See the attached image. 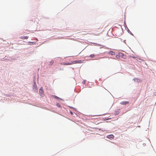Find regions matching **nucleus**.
<instances>
[{
	"label": "nucleus",
	"instance_id": "16",
	"mask_svg": "<svg viewBox=\"0 0 156 156\" xmlns=\"http://www.w3.org/2000/svg\"><path fill=\"white\" fill-rule=\"evenodd\" d=\"M139 80V81H140V80Z\"/></svg>",
	"mask_w": 156,
	"mask_h": 156
},
{
	"label": "nucleus",
	"instance_id": "4",
	"mask_svg": "<svg viewBox=\"0 0 156 156\" xmlns=\"http://www.w3.org/2000/svg\"><path fill=\"white\" fill-rule=\"evenodd\" d=\"M120 104L123 105H126L129 103V102L128 101H123L120 102Z\"/></svg>",
	"mask_w": 156,
	"mask_h": 156
},
{
	"label": "nucleus",
	"instance_id": "6",
	"mask_svg": "<svg viewBox=\"0 0 156 156\" xmlns=\"http://www.w3.org/2000/svg\"><path fill=\"white\" fill-rule=\"evenodd\" d=\"M20 39H27L28 38V37L25 36H22L20 37Z\"/></svg>",
	"mask_w": 156,
	"mask_h": 156
},
{
	"label": "nucleus",
	"instance_id": "5",
	"mask_svg": "<svg viewBox=\"0 0 156 156\" xmlns=\"http://www.w3.org/2000/svg\"><path fill=\"white\" fill-rule=\"evenodd\" d=\"M114 136L113 135L111 134V135H108L107 136V138H109V139H110V138H113V139L114 138Z\"/></svg>",
	"mask_w": 156,
	"mask_h": 156
},
{
	"label": "nucleus",
	"instance_id": "11",
	"mask_svg": "<svg viewBox=\"0 0 156 156\" xmlns=\"http://www.w3.org/2000/svg\"><path fill=\"white\" fill-rule=\"evenodd\" d=\"M94 56V54H91L90 55V57L91 58H93Z\"/></svg>",
	"mask_w": 156,
	"mask_h": 156
},
{
	"label": "nucleus",
	"instance_id": "12",
	"mask_svg": "<svg viewBox=\"0 0 156 156\" xmlns=\"http://www.w3.org/2000/svg\"><path fill=\"white\" fill-rule=\"evenodd\" d=\"M57 106L59 107H60V105L58 103L57 104Z\"/></svg>",
	"mask_w": 156,
	"mask_h": 156
},
{
	"label": "nucleus",
	"instance_id": "10",
	"mask_svg": "<svg viewBox=\"0 0 156 156\" xmlns=\"http://www.w3.org/2000/svg\"><path fill=\"white\" fill-rule=\"evenodd\" d=\"M53 97H54V98H55V99H59V98H58V97H57V96H56L54 95V96H53Z\"/></svg>",
	"mask_w": 156,
	"mask_h": 156
},
{
	"label": "nucleus",
	"instance_id": "9",
	"mask_svg": "<svg viewBox=\"0 0 156 156\" xmlns=\"http://www.w3.org/2000/svg\"><path fill=\"white\" fill-rule=\"evenodd\" d=\"M54 63V61H51L49 62V65H52Z\"/></svg>",
	"mask_w": 156,
	"mask_h": 156
},
{
	"label": "nucleus",
	"instance_id": "8",
	"mask_svg": "<svg viewBox=\"0 0 156 156\" xmlns=\"http://www.w3.org/2000/svg\"><path fill=\"white\" fill-rule=\"evenodd\" d=\"M109 53L111 55H115V53L113 51H110L109 52Z\"/></svg>",
	"mask_w": 156,
	"mask_h": 156
},
{
	"label": "nucleus",
	"instance_id": "7",
	"mask_svg": "<svg viewBox=\"0 0 156 156\" xmlns=\"http://www.w3.org/2000/svg\"><path fill=\"white\" fill-rule=\"evenodd\" d=\"M72 64H73V61H72L71 62H66V63H64V65H71Z\"/></svg>",
	"mask_w": 156,
	"mask_h": 156
},
{
	"label": "nucleus",
	"instance_id": "1",
	"mask_svg": "<svg viewBox=\"0 0 156 156\" xmlns=\"http://www.w3.org/2000/svg\"><path fill=\"white\" fill-rule=\"evenodd\" d=\"M39 93L40 96L43 97L44 96V93L43 90V89L42 87H41L40 89L39 90Z\"/></svg>",
	"mask_w": 156,
	"mask_h": 156
},
{
	"label": "nucleus",
	"instance_id": "2",
	"mask_svg": "<svg viewBox=\"0 0 156 156\" xmlns=\"http://www.w3.org/2000/svg\"><path fill=\"white\" fill-rule=\"evenodd\" d=\"M33 89L35 91L37 92L38 90L35 82L34 83V85H33Z\"/></svg>",
	"mask_w": 156,
	"mask_h": 156
},
{
	"label": "nucleus",
	"instance_id": "15",
	"mask_svg": "<svg viewBox=\"0 0 156 156\" xmlns=\"http://www.w3.org/2000/svg\"><path fill=\"white\" fill-rule=\"evenodd\" d=\"M127 31H128V32H129H129H130V30H128Z\"/></svg>",
	"mask_w": 156,
	"mask_h": 156
},
{
	"label": "nucleus",
	"instance_id": "13",
	"mask_svg": "<svg viewBox=\"0 0 156 156\" xmlns=\"http://www.w3.org/2000/svg\"><path fill=\"white\" fill-rule=\"evenodd\" d=\"M70 112L72 115H73V113L71 111H70Z\"/></svg>",
	"mask_w": 156,
	"mask_h": 156
},
{
	"label": "nucleus",
	"instance_id": "14",
	"mask_svg": "<svg viewBox=\"0 0 156 156\" xmlns=\"http://www.w3.org/2000/svg\"><path fill=\"white\" fill-rule=\"evenodd\" d=\"M95 115V116H100V115ZM91 116V117H93V116Z\"/></svg>",
	"mask_w": 156,
	"mask_h": 156
},
{
	"label": "nucleus",
	"instance_id": "3",
	"mask_svg": "<svg viewBox=\"0 0 156 156\" xmlns=\"http://www.w3.org/2000/svg\"><path fill=\"white\" fill-rule=\"evenodd\" d=\"M82 62L81 60H76L73 61V64L76 63H81Z\"/></svg>",
	"mask_w": 156,
	"mask_h": 156
}]
</instances>
